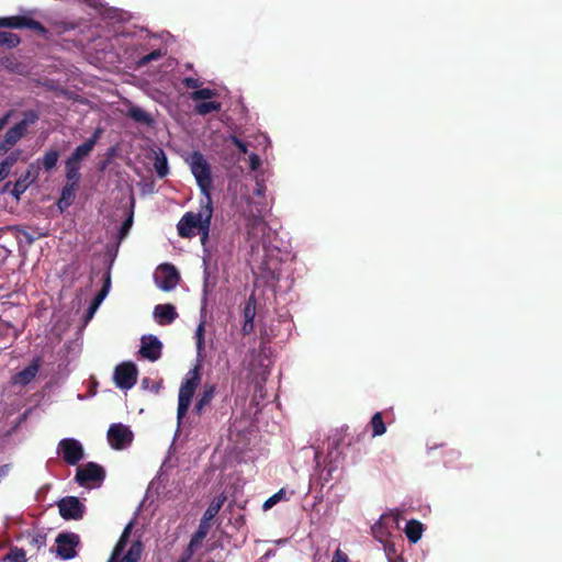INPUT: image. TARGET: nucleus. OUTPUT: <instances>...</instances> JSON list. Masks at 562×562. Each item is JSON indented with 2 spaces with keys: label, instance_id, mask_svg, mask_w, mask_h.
Segmentation results:
<instances>
[{
  "label": "nucleus",
  "instance_id": "dca6fc26",
  "mask_svg": "<svg viewBox=\"0 0 562 562\" xmlns=\"http://www.w3.org/2000/svg\"><path fill=\"white\" fill-rule=\"evenodd\" d=\"M161 342L155 336H144L142 338L140 355L150 360L156 361L161 355Z\"/></svg>",
  "mask_w": 562,
  "mask_h": 562
},
{
  "label": "nucleus",
  "instance_id": "aec40b11",
  "mask_svg": "<svg viewBox=\"0 0 562 562\" xmlns=\"http://www.w3.org/2000/svg\"><path fill=\"white\" fill-rule=\"evenodd\" d=\"M154 317L160 325L170 324L177 317V312L171 304H160L155 307Z\"/></svg>",
  "mask_w": 562,
  "mask_h": 562
},
{
  "label": "nucleus",
  "instance_id": "c9c22d12",
  "mask_svg": "<svg viewBox=\"0 0 562 562\" xmlns=\"http://www.w3.org/2000/svg\"><path fill=\"white\" fill-rule=\"evenodd\" d=\"M256 316V302L254 297H249L244 307L245 321H254Z\"/></svg>",
  "mask_w": 562,
  "mask_h": 562
},
{
  "label": "nucleus",
  "instance_id": "2eb2a0df",
  "mask_svg": "<svg viewBox=\"0 0 562 562\" xmlns=\"http://www.w3.org/2000/svg\"><path fill=\"white\" fill-rule=\"evenodd\" d=\"M61 517L66 519H79L83 514V505L74 496L65 497L58 503Z\"/></svg>",
  "mask_w": 562,
  "mask_h": 562
},
{
  "label": "nucleus",
  "instance_id": "412c9836",
  "mask_svg": "<svg viewBox=\"0 0 562 562\" xmlns=\"http://www.w3.org/2000/svg\"><path fill=\"white\" fill-rule=\"evenodd\" d=\"M404 532L412 543H417L423 537L424 526L420 521L411 519L406 522Z\"/></svg>",
  "mask_w": 562,
  "mask_h": 562
},
{
  "label": "nucleus",
  "instance_id": "bb28decb",
  "mask_svg": "<svg viewBox=\"0 0 562 562\" xmlns=\"http://www.w3.org/2000/svg\"><path fill=\"white\" fill-rule=\"evenodd\" d=\"M194 110L200 115H206L221 110V103L216 101H206L195 104Z\"/></svg>",
  "mask_w": 562,
  "mask_h": 562
},
{
  "label": "nucleus",
  "instance_id": "864d4df0",
  "mask_svg": "<svg viewBox=\"0 0 562 562\" xmlns=\"http://www.w3.org/2000/svg\"><path fill=\"white\" fill-rule=\"evenodd\" d=\"M8 176H9V173L5 171V169H3L2 167H0V181H2L3 179H5Z\"/></svg>",
  "mask_w": 562,
  "mask_h": 562
},
{
  "label": "nucleus",
  "instance_id": "ddd939ff",
  "mask_svg": "<svg viewBox=\"0 0 562 562\" xmlns=\"http://www.w3.org/2000/svg\"><path fill=\"white\" fill-rule=\"evenodd\" d=\"M137 380V369L132 362L119 364L114 371L115 385L121 390L132 389Z\"/></svg>",
  "mask_w": 562,
  "mask_h": 562
},
{
  "label": "nucleus",
  "instance_id": "3c124183",
  "mask_svg": "<svg viewBox=\"0 0 562 562\" xmlns=\"http://www.w3.org/2000/svg\"><path fill=\"white\" fill-rule=\"evenodd\" d=\"M9 473V465H1L0 467V482L8 475Z\"/></svg>",
  "mask_w": 562,
  "mask_h": 562
},
{
  "label": "nucleus",
  "instance_id": "e433bc0d",
  "mask_svg": "<svg viewBox=\"0 0 562 562\" xmlns=\"http://www.w3.org/2000/svg\"><path fill=\"white\" fill-rule=\"evenodd\" d=\"M111 286V277L110 273H106L104 284L100 292L95 295L94 301H97V304H101L103 300L106 297Z\"/></svg>",
  "mask_w": 562,
  "mask_h": 562
},
{
  "label": "nucleus",
  "instance_id": "423d86ee",
  "mask_svg": "<svg viewBox=\"0 0 562 562\" xmlns=\"http://www.w3.org/2000/svg\"><path fill=\"white\" fill-rule=\"evenodd\" d=\"M199 371L198 368H194L193 370L189 371L179 390L177 411L178 425H180L182 418L186 416L191 405V401L199 385Z\"/></svg>",
  "mask_w": 562,
  "mask_h": 562
},
{
  "label": "nucleus",
  "instance_id": "8fccbe9b",
  "mask_svg": "<svg viewBox=\"0 0 562 562\" xmlns=\"http://www.w3.org/2000/svg\"><path fill=\"white\" fill-rule=\"evenodd\" d=\"M12 112H8L0 119V131L7 125L9 119L11 117Z\"/></svg>",
  "mask_w": 562,
  "mask_h": 562
},
{
  "label": "nucleus",
  "instance_id": "7c9ffc66",
  "mask_svg": "<svg viewBox=\"0 0 562 562\" xmlns=\"http://www.w3.org/2000/svg\"><path fill=\"white\" fill-rule=\"evenodd\" d=\"M59 154L57 150H49L45 153V155L42 158V165L45 168V170L48 171L53 169L56 166Z\"/></svg>",
  "mask_w": 562,
  "mask_h": 562
},
{
  "label": "nucleus",
  "instance_id": "f704fd0d",
  "mask_svg": "<svg viewBox=\"0 0 562 562\" xmlns=\"http://www.w3.org/2000/svg\"><path fill=\"white\" fill-rule=\"evenodd\" d=\"M383 549L389 562H404V560L397 554L394 543H385Z\"/></svg>",
  "mask_w": 562,
  "mask_h": 562
},
{
  "label": "nucleus",
  "instance_id": "2f4dec72",
  "mask_svg": "<svg viewBox=\"0 0 562 562\" xmlns=\"http://www.w3.org/2000/svg\"><path fill=\"white\" fill-rule=\"evenodd\" d=\"M195 340H196L198 359H201L202 352L204 349V324H203V322H201L195 329Z\"/></svg>",
  "mask_w": 562,
  "mask_h": 562
},
{
  "label": "nucleus",
  "instance_id": "393cba45",
  "mask_svg": "<svg viewBox=\"0 0 562 562\" xmlns=\"http://www.w3.org/2000/svg\"><path fill=\"white\" fill-rule=\"evenodd\" d=\"M215 389L213 385L205 386L203 393L200 395L198 402L194 405V412L200 415L203 408L210 404L214 396Z\"/></svg>",
  "mask_w": 562,
  "mask_h": 562
},
{
  "label": "nucleus",
  "instance_id": "79ce46f5",
  "mask_svg": "<svg viewBox=\"0 0 562 562\" xmlns=\"http://www.w3.org/2000/svg\"><path fill=\"white\" fill-rule=\"evenodd\" d=\"M249 166L251 170H257L261 166V159L256 154L249 155Z\"/></svg>",
  "mask_w": 562,
  "mask_h": 562
},
{
  "label": "nucleus",
  "instance_id": "6ab92c4d",
  "mask_svg": "<svg viewBox=\"0 0 562 562\" xmlns=\"http://www.w3.org/2000/svg\"><path fill=\"white\" fill-rule=\"evenodd\" d=\"M210 528H211V524L201 519L196 531L194 532V535L192 536V538L189 542V546L187 548L188 552L193 554L195 552V550H198L200 548V546L202 544V541L207 536Z\"/></svg>",
  "mask_w": 562,
  "mask_h": 562
},
{
  "label": "nucleus",
  "instance_id": "49530a36",
  "mask_svg": "<svg viewBox=\"0 0 562 562\" xmlns=\"http://www.w3.org/2000/svg\"><path fill=\"white\" fill-rule=\"evenodd\" d=\"M265 191H266L265 184L262 182L257 181L256 189H255L254 193L257 196H263L265 195Z\"/></svg>",
  "mask_w": 562,
  "mask_h": 562
},
{
  "label": "nucleus",
  "instance_id": "c756f323",
  "mask_svg": "<svg viewBox=\"0 0 562 562\" xmlns=\"http://www.w3.org/2000/svg\"><path fill=\"white\" fill-rule=\"evenodd\" d=\"M76 186L77 184H74V183H68L64 189H63V192H61V198L58 202V206L59 209H64L66 206L69 205L71 199L74 198L75 195V189H76Z\"/></svg>",
  "mask_w": 562,
  "mask_h": 562
},
{
  "label": "nucleus",
  "instance_id": "58836bf2",
  "mask_svg": "<svg viewBox=\"0 0 562 562\" xmlns=\"http://www.w3.org/2000/svg\"><path fill=\"white\" fill-rule=\"evenodd\" d=\"M18 158L15 155H10L8 156L4 160H2L0 162V167H2L3 169H5V171L8 173H10V170L12 168V166L16 162Z\"/></svg>",
  "mask_w": 562,
  "mask_h": 562
},
{
  "label": "nucleus",
  "instance_id": "1a4fd4ad",
  "mask_svg": "<svg viewBox=\"0 0 562 562\" xmlns=\"http://www.w3.org/2000/svg\"><path fill=\"white\" fill-rule=\"evenodd\" d=\"M57 453L70 465L78 464L85 457L81 442L75 438H64L58 442Z\"/></svg>",
  "mask_w": 562,
  "mask_h": 562
},
{
  "label": "nucleus",
  "instance_id": "a211bd4d",
  "mask_svg": "<svg viewBox=\"0 0 562 562\" xmlns=\"http://www.w3.org/2000/svg\"><path fill=\"white\" fill-rule=\"evenodd\" d=\"M41 366L40 358L33 359V361L22 371L13 376V383L19 385L29 384L37 374Z\"/></svg>",
  "mask_w": 562,
  "mask_h": 562
},
{
  "label": "nucleus",
  "instance_id": "a19ab883",
  "mask_svg": "<svg viewBox=\"0 0 562 562\" xmlns=\"http://www.w3.org/2000/svg\"><path fill=\"white\" fill-rule=\"evenodd\" d=\"M183 85L190 89H196L201 87V81L199 79H195V78H191V77H188V78H184L183 79Z\"/></svg>",
  "mask_w": 562,
  "mask_h": 562
},
{
  "label": "nucleus",
  "instance_id": "9b49d317",
  "mask_svg": "<svg viewBox=\"0 0 562 562\" xmlns=\"http://www.w3.org/2000/svg\"><path fill=\"white\" fill-rule=\"evenodd\" d=\"M104 480V470L94 462L78 468L76 481L81 486L99 485Z\"/></svg>",
  "mask_w": 562,
  "mask_h": 562
},
{
  "label": "nucleus",
  "instance_id": "a18cd8bd",
  "mask_svg": "<svg viewBox=\"0 0 562 562\" xmlns=\"http://www.w3.org/2000/svg\"><path fill=\"white\" fill-rule=\"evenodd\" d=\"M160 55H161V54H160V52H159V50H155V52H153V53H150V54H148V55L144 56V57H143V59H142V63H148V61H151V60H154V59H157V58H159V57H160Z\"/></svg>",
  "mask_w": 562,
  "mask_h": 562
},
{
  "label": "nucleus",
  "instance_id": "72a5a7b5",
  "mask_svg": "<svg viewBox=\"0 0 562 562\" xmlns=\"http://www.w3.org/2000/svg\"><path fill=\"white\" fill-rule=\"evenodd\" d=\"M2 562H26L25 552L22 549H12L3 558Z\"/></svg>",
  "mask_w": 562,
  "mask_h": 562
},
{
  "label": "nucleus",
  "instance_id": "09e8293b",
  "mask_svg": "<svg viewBox=\"0 0 562 562\" xmlns=\"http://www.w3.org/2000/svg\"><path fill=\"white\" fill-rule=\"evenodd\" d=\"M100 304H97V301L93 300V302L91 303L89 310H88V317L91 318L93 316V314L97 312V310L99 308Z\"/></svg>",
  "mask_w": 562,
  "mask_h": 562
},
{
  "label": "nucleus",
  "instance_id": "f03ea898",
  "mask_svg": "<svg viewBox=\"0 0 562 562\" xmlns=\"http://www.w3.org/2000/svg\"><path fill=\"white\" fill-rule=\"evenodd\" d=\"M241 216L246 221V231L251 245L263 240L268 226L263 220L265 207L262 204L254 202L250 196H245L238 206Z\"/></svg>",
  "mask_w": 562,
  "mask_h": 562
},
{
  "label": "nucleus",
  "instance_id": "cd10ccee",
  "mask_svg": "<svg viewBox=\"0 0 562 562\" xmlns=\"http://www.w3.org/2000/svg\"><path fill=\"white\" fill-rule=\"evenodd\" d=\"M370 425L372 427V436L373 437L382 436L386 431V426L382 419L381 413H375L372 416Z\"/></svg>",
  "mask_w": 562,
  "mask_h": 562
},
{
  "label": "nucleus",
  "instance_id": "f3484780",
  "mask_svg": "<svg viewBox=\"0 0 562 562\" xmlns=\"http://www.w3.org/2000/svg\"><path fill=\"white\" fill-rule=\"evenodd\" d=\"M101 133L102 131L100 128L95 130L93 136L83 144L77 146L68 159L80 164L92 151L99 137L101 136Z\"/></svg>",
  "mask_w": 562,
  "mask_h": 562
},
{
  "label": "nucleus",
  "instance_id": "603ef678",
  "mask_svg": "<svg viewBox=\"0 0 562 562\" xmlns=\"http://www.w3.org/2000/svg\"><path fill=\"white\" fill-rule=\"evenodd\" d=\"M192 555V553L186 551L183 555L178 560V562H189Z\"/></svg>",
  "mask_w": 562,
  "mask_h": 562
},
{
  "label": "nucleus",
  "instance_id": "b1692460",
  "mask_svg": "<svg viewBox=\"0 0 562 562\" xmlns=\"http://www.w3.org/2000/svg\"><path fill=\"white\" fill-rule=\"evenodd\" d=\"M127 115L138 123L151 125L154 123L153 116L139 106L133 105L128 109Z\"/></svg>",
  "mask_w": 562,
  "mask_h": 562
},
{
  "label": "nucleus",
  "instance_id": "7ed1b4c3",
  "mask_svg": "<svg viewBox=\"0 0 562 562\" xmlns=\"http://www.w3.org/2000/svg\"><path fill=\"white\" fill-rule=\"evenodd\" d=\"M190 170L200 188L203 199L211 204L212 199L210 190L212 188L211 166L206 158L200 151H193L187 159Z\"/></svg>",
  "mask_w": 562,
  "mask_h": 562
},
{
  "label": "nucleus",
  "instance_id": "ea45409f",
  "mask_svg": "<svg viewBox=\"0 0 562 562\" xmlns=\"http://www.w3.org/2000/svg\"><path fill=\"white\" fill-rule=\"evenodd\" d=\"M331 562H349V558L347 553L337 549L333 554Z\"/></svg>",
  "mask_w": 562,
  "mask_h": 562
},
{
  "label": "nucleus",
  "instance_id": "f8f14e48",
  "mask_svg": "<svg viewBox=\"0 0 562 562\" xmlns=\"http://www.w3.org/2000/svg\"><path fill=\"white\" fill-rule=\"evenodd\" d=\"M156 285L162 291L173 290L179 282V273L171 265L159 266L154 274Z\"/></svg>",
  "mask_w": 562,
  "mask_h": 562
},
{
  "label": "nucleus",
  "instance_id": "de8ad7c7",
  "mask_svg": "<svg viewBox=\"0 0 562 562\" xmlns=\"http://www.w3.org/2000/svg\"><path fill=\"white\" fill-rule=\"evenodd\" d=\"M252 329H254V321H245L244 325H243V333L245 335H248L252 331Z\"/></svg>",
  "mask_w": 562,
  "mask_h": 562
},
{
  "label": "nucleus",
  "instance_id": "4468645a",
  "mask_svg": "<svg viewBox=\"0 0 562 562\" xmlns=\"http://www.w3.org/2000/svg\"><path fill=\"white\" fill-rule=\"evenodd\" d=\"M79 544V537L76 533H60L56 538V553L63 560H70L76 557V548Z\"/></svg>",
  "mask_w": 562,
  "mask_h": 562
},
{
  "label": "nucleus",
  "instance_id": "37998d69",
  "mask_svg": "<svg viewBox=\"0 0 562 562\" xmlns=\"http://www.w3.org/2000/svg\"><path fill=\"white\" fill-rule=\"evenodd\" d=\"M132 223H133V218H132V215L122 224V227H121V238H124L126 236V234L128 233L131 226H132Z\"/></svg>",
  "mask_w": 562,
  "mask_h": 562
},
{
  "label": "nucleus",
  "instance_id": "5701e85b",
  "mask_svg": "<svg viewBox=\"0 0 562 562\" xmlns=\"http://www.w3.org/2000/svg\"><path fill=\"white\" fill-rule=\"evenodd\" d=\"M225 499L226 497L223 494L215 497L204 512L202 520L211 524L213 518L218 514L220 509L222 508Z\"/></svg>",
  "mask_w": 562,
  "mask_h": 562
},
{
  "label": "nucleus",
  "instance_id": "4be33fe9",
  "mask_svg": "<svg viewBox=\"0 0 562 562\" xmlns=\"http://www.w3.org/2000/svg\"><path fill=\"white\" fill-rule=\"evenodd\" d=\"M154 168L159 178H164L169 172L168 159L162 149H158L154 151Z\"/></svg>",
  "mask_w": 562,
  "mask_h": 562
},
{
  "label": "nucleus",
  "instance_id": "4c0bfd02",
  "mask_svg": "<svg viewBox=\"0 0 562 562\" xmlns=\"http://www.w3.org/2000/svg\"><path fill=\"white\" fill-rule=\"evenodd\" d=\"M29 176H30V172H27V175H26V178H25V179H27V178H29ZM26 188H27V182H26V180H22V179H20V180H18V181L15 182V184H14V187H13V190H12V194H13L16 199H19V198H20V195L25 191V189H26Z\"/></svg>",
  "mask_w": 562,
  "mask_h": 562
},
{
  "label": "nucleus",
  "instance_id": "0eeeda50",
  "mask_svg": "<svg viewBox=\"0 0 562 562\" xmlns=\"http://www.w3.org/2000/svg\"><path fill=\"white\" fill-rule=\"evenodd\" d=\"M400 525V513L390 512L380 517V519L372 526V536L375 540L381 542L383 546L385 543H391L389 541L390 537L394 529L398 528Z\"/></svg>",
  "mask_w": 562,
  "mask_h": 562
},
{
  "label": "nucleus",
  "instance_id": "473e14b6",
  "mask_svg": "<svg viewBox=\"0 0 562 562\" xmlns=\"http://www.w3.org/2000/svg\"><path fill=\"white\" fill-rule=\"evenodd\" d=\"M216 95V91L210 88L198 89L191 93L190 98L193 101L210 100Z\"/></svg>",
  "mask_w": 562,
  "mask_h": 562
},
{
  "label": "nucleus",
  "instance_id": "f257e3e1",
  "mask_svg": "<svg viewBox=\"0 0 562 562\" xmlns=\"http://www.w3.org/2000/svg\"><path fill=\"white\" fill-rule=\"evenodd\" d=\"M213 214L212 203H206V199L201 200V207L198 213L188 212L186 213L181 220L179 221L177 228L178 233L181 237L190 238L195 235V229L201 235V244L204 247V256H203V265H204V276L207 278V262H209V252L206 249V243L209 238V229L211 225V218Z\"/></svg>",
  "mask_w": 562,
  "mask_h": 562
},
{
  "label": "nucleus",
  "instance_id": "9d476101",
  "mask_svg": "<svg viewBox=\"0 0 562 562\" xmlns=\"http://www.w3.org/2000/svg\"><path fill=\"white\" fill-rule=\"evenodd\" d=\"M37 116L30 112L25 117L12 126L4 136L3 143L0 145V151H7L11 146L16 144L26 133L27 127L36 121Z\"/></svg>",
  "mask_w": 562,
  "mask_h": 562
},
{
  "label": "nucleus",
  "instance_id": "c85d7f7f",
  "mask_svg": "<svg viewBox=\"0 0 562 562\" xmlns=\"http://www.w3.org/2000/svg\"><path fill=\"white\" fill-rule=\"evenodd\" d=\"M288 493L284 488H281L276 494L270 496L262 505V509L265 512L271 509L274 505H277L280 502L288 501Z\"/></svg>",
  "mask_w": 562,
  "mask_h": 562
},
{
  "label": "nucleus",
  "instance_id": "a878e982",
  "mask_svg": "<svg viewBox=\"0 0 562 562\" xmlns=\"http://www.w3.org/2000/svg\"><path fill=\"white\" fill-rule=\"evenodd\" d=\"M80 164L70 159L66 160V178L69 183L78 184L80 179Z\"/></svg>",
  "mask_w": 562,
  "mask_h": 562
},
{
  "label": "nucleus",
  "instance_id": "c03bdc74",
  "mask_svg": "<svg viewBox=\"0 0 562 562\" xmlns=\"http://www.w3.org/2000/svg\"><path fill=\"white\" fill-rule=\"evenodd\" d=\"M232 143L244 154L247 153V146L244 142H241L238 137L232 136L231 137Z\"/></svg>",
  "mask_w": 562,
  "mask_h": 562
},
{
  "label": "nucleus",
  "instance_id": "20e7f679",
  "mask_svg": "<svg viewBox=\"0 0 562 562\" xmlns=\"http://www.w3.org/2000/svg\"><path fill=\"white\" fill-rule=\"evenodd\" d=\"M132 528H133V522L130 521L125 526L108 562H138V560L140 559L142 551H143L142 542L138 540L133 541L130 544V547L126 549Z\"/></svg>",
  "mask_w": 562,
  "mask_h": 562
},
{
  "label": "nucleus",
  "instance_id": "6e6552de",
  "mask_svg": "<svg viewBox=\"0 0 562 562\" xmlns=\"http://www.w3.org/2000/svg\"><path fill=\"white\" fill-rule=\"evenodd\" d=\"M106 437L112 449L124 450L131 446L134 434L127 425L116 423L110 425Z\"/></svg>",
  "mask_w": 562,
  "mask_h": 562
},
{
  "label": "nucleus",
  "instance_id": "39448f33",
  "mask_svg": "<svg viewBox=\"0 0 562 562\" xmlns=\"http://www.w3.org/2000/svg\"><path fill=\"white\" fill-rule=\"evenodd\" d=\"M0 27H8V29H22V27H30V29H42L41 24L33 20H26L24 18L20 16H8V18H0ZM20 43V37L9 31H0V46H7L9 48H13L18 46Z\"/></svg>",
  "mask_w": 562,
  "mask_h": 562
}]
</instances>
